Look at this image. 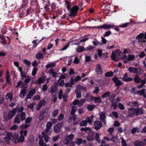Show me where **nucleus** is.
<instances>
[{
  "instance_id": "f257e3e1",
  "label": "nucleus",
  "mask_w": 146,
  "mask_h": 146,
  "mask_svg": "<svg viewBox=\"0 0 146 146\" xmlns=\"http://www.w3.org/2000/svg\"><path fill=\"white\" fill-rule=\"evenodd\" d=\"M128 116L130 117H133L134 115H138L144 114L145 113V110L141 108H131L128 109Z\"/></svg>"
},
{
  "instance_id": "f03ea898",
  "label": "nucleus",
  "mask_w": 146,
  "mask_h": 146,
  "mask_svg": "<svg viewBox=\"0 0 146 146\" xmlns=\"http://www.w3.org/2000/svg\"><path fill=\"white\" fill-rule=\"evenodd\" d=\"M27 130H21L19 132L20 135L19 137L18 140L16 141L14 140L13 141L14 142V143L15 144H17L18 143H22L24 142L25 140V137H25H26L27 136Z\"/></svg>"
},
{
  "instance_id": "7ed1b4c3",
  "label": "nucleus",
  "mask_w": 146,
  "mask_h": 146,
  "mask_svg": "<svg viewBox=\"0 0 146 146\" xmlns=\"http://www.w3.org/2000/svg\"><path fill=\"white\" fill-rule=\"evenodd\" d=\"M28 87V84L24 83L22 84L21 88H22L23 89L21 90L19 94V97L20 98L24 97L25 94L27 92V90L25 89Z\"/></svg>"
},
{
  "instance_id": "20e7f679",
  "label": "nucleus",
  "mask_w": 146,
  "mask_h": 146,
  "mask_svg": "<svg viewBox=\"0 0 146 146\" xmlns=\"http://www.w3.org/2000/svg\"><path fill=\"white\" fill-rule=\"evenodd\" d=\"M17 110V108L16 107L13 109L12 110L9 111L7 114V117L5 119V120L7 121L11 119L15 114Z\"/></svg>"
},
{
  "instance_id": "39448f33",
  "label": "nucleus",
  "mask_w": 146,
  "mask_h": 146,
  "mask_svg": "<svg viewBox=\"0 0 146 146\" xmlns=\"http://www.w3.org/2000/svg\"><path fill=\"white\" fill-rule=\"evenodd\" d=\"M31 13V12L30 11L28 8L27 9H25L22 11V12L20 14L19 17L20 18H23L30 15Z\"/></svg>"
},
{
  "instance_id": "423d86ee",
  "label": "nucleus",
  "mask_w": 146,
  "mask_h": 146,
  "mask_svg": "<svg viewBox=\"0 0 146 146\" xmlns=\"http://www.w3.org/2000/svg\"><path fill=\"white\" fill-rule=\"evenodd\" d=\"M94 129L96 130H99L103 126L102 122L99 120H96L94 122Z\"/></svg>"
},
{
  "instance_id": "0eeeda50",
  "label": "nucleus",
  "mask_w": 146,
  "mask_h": 146,
  "mask_svg": "<svg viewBox=\"0 0 146 146\" xmlns=\"http://www.w3.org/2000/svg\"><path fill=\"white\" fill-rule=\"evenodd\" d=\"M79 9L78 7L76 5L74 6L72 8H70V9L69 11H70V15L72 16L76 15Z\"/></svg>"
},
{
  "instance_id": "6e6552de",
  "label": "nucleus",
  "mask_w": 146,
  "mask_h": 146,
  "mask_svg": "<svg viewBox=\"0 0 146 146\" xmlns=\"http://www.w3.org/2000/svg\"><path fill=\"white\" fill-rule=\"evenodd\" d=\"M114 27V24L112 25H107L106 24H105L102 25L98 26L97 28L99 29H104L105 30H108L110 28H112Z\"/></svg>"
},
{
  "instance_id": "1a4fd4ad",
  "label": "nucleus",
  "mask_w": 146,
  "mask_h": 146,
  "mask_svg": "<svg viewBox=\"0 0 146 146\" xmlns=\"http://www.w3.org/2000/svg\"><path fill=\"white\" fill-rule=\"evenodd\" d=\"M113 82L115 83V85L116 86H119L123 84V83L120 80L118 77L115 76L112 79Z\"/></svg>"
},
{
  "instance_id": "9d476101",
  "label": "nucleus",
  "mask_w": 146,
  "mask_h": 146,
  "mask_svg": "<svg viewBox=\"0 0 146 146\" xmlns=\"http://www.w3.org/2000/svg\"><path fill=\"white\" fill-rule=\"evenodd\" d=\"M62 123H59L55 125L54 128V131L55 133H59L61 129Z\"/></svg>"
},
{
  "instance_id": "9b49d317",
  "label": "nucleus",
  "mask_w": 146,
  "mask_h": 146,
  "mask_svg": "<svg viewBox=\"0 0 146 146\" xmlns=\"http://www.w3.org/2000/svg\"><path fill=\"white\" fill-rule=\"evenodd\" d=\"M46 76L45 75H42L38 80V84L39 85L44 83L46 81Z\"/></svg>"
},
{
  "instance_id": "f8f14e48",
  "label": "nucleus",
  "mask_w": 146,
  "mask_h": 146,
  "mask_svg": "<svg viewBox=\"0 0 146 146\" xmlns=\"http://www.w3.org/2000/svg\"><path fill=\"white\" fill-rule=\"evenodd\" d=\"M102 69L101 65L100 64H98L96 66L95 71L96 72L98 73L99 74H101L102 72Z\"/></svg>"
},
{
  "instance_id": "ddd939ff",
  "label": "nucleus",
  "mask_w": 146,
  "mask_h": 146,
  "mask_svg": "<svg viewBox=\"0 0 146 146\" xmlns=\"http://www.w3.org/2000/svg\"><path fill=\"white\" fill-rule=\"evenodd\" d=\"M94 133L93 131L92 132L89 133L87 137V140L90 141H92L94 138Z\"/></svg>"
},
{
  "instance_id": "4468645a",
  "label": "nucleus",
  "mask_w": 146,
  "mask_h": 146,
  "mask_svg": "<svg viewBox=\"0 0 146 146\" xmlns=\"http://www.w3.org/2000/svg\"><path fill=\"white\" fill-rule=\"evenodd\" d=\"M139 69V68H138L130 67L128 68V70L130 72H133V73H137L138 70Z\"/></svg>"
},
{
  "instance_id": "2eb2a0df",
  "label": "nucleus",
  "mask_w": 146,
  "mask_h": 146,
  "mask_svg": "<svg viewBox=\"0 0 146 146\" xmlns=\"http://www.w3.org/2000/svg\"><path fill=\"white\" fill-rule=\"evenodd\" d=\"M94 117L93 115H92L90 117H87L86 119V120L87 123H88L89 124H91L93 121Z\"/></svg>"
},
{
  "instance_id": "dca6fc26",
  "label": "nucleus",
  "mask_w": 146,
  "mask_h": 146,
  "mask_svg": "<svg viewBox=\"0 0 146 146\" xmlns=\"http://www.w3.org/2000/svg\"><path fill=\"white\" fill-rule=\"evenodd\" d=\"M80 130L82 131H85L88 134L92 132L91 128L89 127H82L81 128Z\"/></svg>"
},
{
  "instance_id": "f3484780",
  "label": "nucleus",
  "mask_w": 146,
  "mask_h": 146,
  "mask_svg": "<svg viewBox=\"0 0 146 146\" xmlns=\"http://www.w3.org/2000/svg\"><path fill=\"white\" fill-rule=\"evenodd\" d=\"M46 101L44 100H42L40 101L37 105V106L39 107V109H38V110H39L40 108L42 106L46 104Z\"/></svg>"
},
{
  "instance_id": "a211bd4d",
  "label": "nucleus",
  "mask_w": 146,
  "mask_h": 146,
  "mask_svg": "<svg viewBox=\"0 0 146 146\" xmlns=\"http://www.w3.org/2000/svg\"><path fill=\"white\" fill-rule=\"evenodd\" d=\"M42 135L44 139L45 142L46 143L48 141L49 138H50V137L48 136V135L45 134L44 132H42Z\"/></svg>"
},
{
  "instance_id": "6ab92c4d",
  "label": "nucleus",
  "mask_w": 146,
  "mask_h": 146,
  "mask_svg": "<svg viewBox=\"0 0 146 146\" xmlns=\"http://www.w3.org/2000/svg\"><path fill=\"white\" fill-rule=\"evenodd\" d=\"M31 5L32 6H35L36 8L39 6L38 1L36 0H32Z\"/></svg>"
},
{
  "instance_id": "aec40b11",
  "label": "nucleus",
  "mask_w": 146,
  "mask_h": 146,
  "mask_svg": "<svg viewBox=\"0 0 146 146\" xmlns=\"http://www.w3.org/2000/svg\"><path fill=\"white\" fill-rule=\"evenodd\" d=\"M19 117H20L21 121H24L25 119V112H21L19 114Z\"/></svg>"
},
{
  "instance_id": "412c9836",
  "label": "nucleus",
  "mask_w": 146,
  "mask_h": 146,
  "mask_svg": "<svg viewBox=\"0 0 146 146\" xmlns=\"http://www.w3.org/2000/svg\"><path fill=\"white\" fill-rule=\"evenodd\" d=\"M35 58L37 59H40L44 58V56L41 53L38 52L35 56Z\"/></svg>"
},
{
  "instance_id": "4be33fe9",
  "label": "nucleus",
  "mask_w": 146,
  "mask_h": 146,
  "mask_svg": "<svg viewBox=\"0 0 146 146\" xmlns=\"http://www.w3.org/2000/svg\"><path fill=\"white\" fill-rule=\"evenodd\" d=\"M40 42V41L38 39L34 40L32 41L33 44V47L35 48L37 46V45Z\"/></svg>"
},
{
  "instance_id": "5701e85b",
  "label": "nucleus",
  "mask_w": 146,
  "mask_h": 146,
  "mask_svg": "<svg viewBox=\"0 0 146 146\" xmlns=\"http://www.w3.org/2000/svg\"><path fill=\"white\" fill-rule=\"evenodd\" d=\"M133 22L132 21H131L130 22H127L126 23H124L121 25L118 26V27H120L121 28H124L127 27L129 25L131 24V23Z\"/></svg>"
},
{
  "instance_id": "b1692460",
  "label": "nucleus",
  "mask_w": 146,
  "mask_h": 146,
  "mask_svg": "<svg viewBox=\"0 0 146 146\" xmlns=\"http://www.w3.org/2000/svg\"><path fill=\"white\" fill-rule=\"evenodd\" d=\"M20 122L21 121L19 117V114H17L14 119V122L15 123H17L18 124H19Z\"/></svg>"
},
{
  "instance_id": "393cba45",
  "label": "nucleus",
  "mask_w": 146,
  "mask_h": 146,
  "mask_svg": "<svg viewBox=\"0 0 146 146\" xmlns=\"http://www.w3.org/2000/svg\"><path fill=\"white\" fill-rule=\"evenodd\" d=\"M117 103L114 101V100H113L111 101V106L113 107L114 109H116L117 107Z\"/></svg>"
},
{
  "instance_id": "a878e982",
  "label": "nucleus",
  "mask_w": 146,
  "mask_h": 146,
  "mask_svg": "<svg viewBox=\"0 0 146 146\" xmlns=\"http://www.w3.org/2000/svg\"><path fill=\"white\" fill-rule=\"evenodd\" d=\"M13 93L12 92L9 93L7 94L6 96V99H9L10 101L13 100Z\"/></svg>"
},
{
  "instance_id": "bb28decb",
  "label": "nucleus",
  "mask_w": 146,
  "mask_h": 146,
  "mask_svg": "<svg viewBox=\"0 0 146 146\" xmlns=\"http://www.w3.org/2000/svg\"><path fill=\"white\" fill-rule=\"evenodd\" d=\"M22 5L21 6L22 8H25L27 6L28 2V0H23Z\"/></svg>"
},
{
  "instance_id": "cd10ccee",
  "label": "nucleus",
  "mask_w": 146,
  "mask_h": 146,
  "mask_svg": "<svg viewBox=\"0 0 146 146\" xmlns=\"http://www.w3.org/2000/svg\"><path fill=\"white\" fill-rule=\"evenodd\" d=\"M76 88L79 90H82L85 91H86L87 90L86 87L83 86L80 84H78Z\"/></svg>"
},
{
  "instance_id": "c85d7f7f",
  "label": "nucleus",
  "mask_w": 146,
  "mask_h": 146,
  "mask_svg": "<svg viewBox=\"0 0 146 146\" xmlns=\"http://www.w3.org/2000/svg\"><path fill=\"white\" fill-rule=\"evenodd\" d=\"M75 92L76 94V96L77 98H80L81 97V90H79L76 88V89L75 91Z\"/></svg>"
},
{
  "instance_id": "c756f323",
  "label": "nucleus",
  "mask_w": 146,
  "mask_h": 146,
  "mask_svg": "<svg viewBox=\"0 0 146 146\" xmlns=\"http://www.w3.org/2000/svg\"><path fill=\"white\" fill-rule=\"evenodd\" d=\"M141 79L139 78V76L138 75H136L134 78V80L135 82L137 83H139L140 82Z\"/></svg>"
},
{
  "instance_id": "7c9ffc66",
  "label": "nucleus",
  "mask_w": 146,
  "mask_h": 146,
  "mask_svg": "<svg viewBox=\"0 0 146 146\" xmlns=\"http://www.w3.org/2000/svg\"><path fill=\"white\" fill-rule=\"evenodd\" d=\"M110 95V91H107L104 93L101 97L103 98L108 97H109Z\"/></svg>"
},
{
  "instance_id": "2f4dec72",
  "label": "nucleus",
  "mask_w": 146,
  "mask_h": 146,
  "mask_svg": "<svg viewBox=\"0 0 146 146\" xmlns=\"http://www.w3.org/2000/svg\"><path fill=\"white\" fill-rule=\"evenodd\" d=\"M131 133L134 134L135 132H139V128L138 127H134L131 130Z\"/></svg>"
},
{
  "instance_id": "473e14b6",
  "label": "nucleus",
  "mask_w": 146,
  "mask_h": 146,
  "mask_svg": "<svg viewBox=\"0 0 146 146\" xmlns=\"http://www.w3.org/2000/svg\"><path fill=\"white\" fill-rule=\"evenodd\" d=\"M77 109V108L76 106H72L71 111L70 112V114L75 115L74 113L76 111Z\"/></svg>"
},
{
  "instance_id": "72a5a7b5",
  "label": "nucleus",
  "mask_w": 146,
  "mask_h": 146,
  "mask_svg": "<svg viewBox=\"0 0 146 146\" xmlns=\"http://www.w3.org/2000/svg\"><path fill=\"white\" fill-rule=\"evenodd\" d=\"M30 125L27 124H22L20 126V128L21 129H25L27 128Z\"/></svg>"
},
{
  "instance_id": "f704fd0d",
  "label": "nucleus",
  "mask_w": 146,
  "mask_h": 146,
  "mask_svg": "<svg viewBox=\"0 0 146 146\" xmlns=\"http://www.w3.org/2000/svg\"><path fill=\"white\" fill-rule=\"evenodd\" d=\"M112 138L110 139V140L113 143H115L117 140V137L115 135H111Z\"/></svg>"
},
{
  "instance_id": "c9c22d12",
  "label": "nucleus",
  "mask_w": 146,
  "mask_h": 146,
  "mask_svg": "<svg viewBox=\"0 0 146 146\" xmlns=\"http://www.w3.org/2000/svg\"><path fill=\"white\" fill-rule=\"evenodd\" d=\"M55 64L51 63L47 64L46 66L45 67L46 68L48 69L50 68H53L55 67Z\"/></svg>"
},
{
  "instance_id": "e433bc0d",
  "label": "nucleus",
  "mask_w": 146,
  "mask_h": 146,
  "mask_svg": "<svg viewBox=\"0 0 146 146\" xmlns=\"http://www.w3.org/2000/svg\"><path fill=\"white\" fill-rule=\"evenodd\" d=\"M19 136V135L17 134L14 135V136H13V137H12V142L14 143V141H13L14 140L16 141H17V140H18Z\"/></svg>"
},
{
  "instance_id": "4c0bfd02",
  "label": "nucleus",
  "mask_w": 146,
  "mask_h": 146,
  "mask_svg": "<svg viewBox=\"0 0 146 146\" xmlns=\"http://www.w3.org/2000/svg\"><path fill=\"white\" fill-rule=\"evenodd\" d=\"M49 73L51 74L52 76L54 78L56 77V75H57V73L54 72L52 69L50 70Z\"/></svg>"
},
{
  "instance_id": "58836bf2",
  "label": "nucleus",
  "mask_w": 146,
  "mask_h": 146,
  "mask_svg": "<svg viewBox=\"0 0 146 146\" xmlns=\"http://www.w3.org/2000/svg\"><path fill=\"white\" fill-rule=\"evenodd\" d=\"M114 74L113 72L110 71V72H106L105 74V76L106 77H111L113 76Z\"/></svg>"
},
{
  "instance_id": "ea45409f",
  "label": "nucleus",
  "mask_w": 146,
  "mask_h": 146,
  "mask_svg": "<svg viewBox=\"0 0 146 146\" xmlns=\"http://www.w3.org/2000/svg\"><path fill=\"white\" fill-rule=\"evenodd\" d=\"M58 109H55L53 111L52 113V116L53 117H55L58 113Z\"/></svg>"
},
{
  "instance_id": "a19ab883",
  "label": "nucleus",
  "mask_w": 146,
  "mask_h": 146,
  "mask_svg": "<svg viewBox=\"0 0 146 146\" xmlns=\"http://www.w3.org/2000/svg\"><path fill=\"white\" fill-rule=\"evenodd\" d=\"M6 137L9 139L10 140H12L13 134L11 133H8L6 135Z\"/></svg>"
},
{
  "instance_id": "79ce46f5",
  "label": "nucleus",
  "mask_w": 146,
  "mask_h": 146,
  "mask_svg": "<svg viewBox=\"0 0 146 146\" xmlns=\"http://www.w3.org/2000/svg\"><path fill=\"white\" fill-rule=\"evenodd\" d=\"M95 140L98 143L100 142V136L99 133H96L94 137Z\"/></svg>"
},
{
  "instance_id": "37998d69",
  "label": "nucleus",
  "mask_w": 146,
  "mask_h": 146,
  "mask_svg": "<svg viewBox=\"0 0 146 146\" xmlns=\"http://www.w3.org/2000/svg\"><path fill=\"white\" fill-rule=\"evenodd\" d=\"M65 3L67 9L69 11H70V2L68 1V0H66L65 1Z\"/></svg>"
},
{
  "instance_id": "c03bdc74",
  "label": "nucleus",
  "mask_w": 146,
  "mask_h": 146,
  "mask_svg": "<svg viewBox=\"0 0 146 146\" xmlns=\"http://www.w3.org/2000/svg\"><path fill=\"white\" fill-rule=\"evenodd\" d=\"M121 141L122 146H127L126 141L123 137L121 138Z\"/></svg>"
},
{
  "instance_id": "a18cd8bd",
  "label": "nucleus",
  "mask_w": 146,
  "mask_h": 146,
  "mask_svg": "<svg viewBox=\"0 0 146 146\" xmlns=\"http://www.w3.org/2000/svg\"><path fill=\"white\" fill-rule=\"evenodd\" d=\"M94 107V105H88L87 106V109L88 111L93 110Z\"/></svg>"
},
{
  "instance_id": "49530a36",
  "label": "nucleus",
  "mask_w": 146,
  "mask_h": 146,
  "mask_svg": "<svg viewBox=\"0 0 146 146\" xmlns=\"http://www.w3.org/2000/svg\"><path fill=\"white\" fill-rule=\"evenodd\" d=\"M45 117V114L44 113L41 112L39 117V120L40 121L42 120Z\"/></svg>"
},
{
  "instance_id": "de8ad7c7",
  "label": "nucleus",
  "mask_w": 146,
  "mask_h": 146,
  "mask_svg": "<svg viewBox=\"0 0 146 146\" xmlns=\"http://www.w3.org/2000/svg\"><path fill=\"white\" fill-rule=\"evenodd\" d=\"M82 143V139L81 138H77L75 142V143L78 145H80Z\"/></svg>"
},
{
  "instance_id": "09e8293b",
  "label": "nucleus",
  "mask_w": 146,
  "mask_h": 146,
  "mask_svg": "<svg viewBox=\"0 0 146 146\" xmlns=\"http://www.w3.org/2000/svg\"><path fill=\"white\" fill-rule=\"evenodd\" d=\"M114 128L113 127H111L108 129V131L110 133V134L108 135V136L112 135L111 134L114 131Z\"/></svg>"
},
{
  "instance_id": "8fccbe9b",
  "label": "nucleus",
  "mask_w": 146,
  "mask_h": 146,
  "mask_svg": "<svg viewBox=\"0 0 146 146\" xmlns=\"http://www.w3.org/2000/svg\"><path fill=\"white\" fill-rule=\"evenodd\" d=\"M80 124L81 126H86L87 124L86 120L82 121L80 122Z\"/></svg>"
},
{
  "instance_id": "3c124183",
  "label": "nucleus",
  "mask_w": 146,
  "mask_h": 146,
  "mask_svg": "<svg viewBox=\"0 0 146 146\" xmlns=\"http://www.w3.org/2000/svg\"><path fill=\"white\" fill-rule=\"evenodd\" d=\"M141 142L142 141H141L136 140L134 141L133 144L135 146H139L141 143Z\"/></svg>"
},
{
  "instance_id": "603ef678",
  "label": "nucleus",
  "mask_w": 146,
  "mask_h": 146,
  "mask_svg": "<svg viewBox=\"0 0 146 146\" xmlns=\"http://www.w3.org/2000/svg\"><path fill=\"white\" fill-rule=\"evenodd\" d=\"M70 42V41L65 46H64V47L61 48V49L60 50H59L60 51H63L66 50L69 46Z\"/></svg>"
},
{
  "instance_id": "864d4df0",
  "label": "nucleus",
  "mask_w": 146,
  "mask_h": 146,
  "mask_svg": "<svg viewBox=\"0 0 146 146\" xmlns=\"http://www.w3.org/2000/svg\"><path fill=\"white\" fill-rule=\"evenodd\" d=\"M57 90V88L56 86H52L50 92L52 93H55Z\"/></svg>"
},
{
  "instance_id": "5fc2aeb1",
  "label": "nucleus",
  "mask_w": 146,
  "mask_h": 146,
  "mask_svg": "<svg viewBox=\"0 0 146 146\" xmlns=\"http://www.w3.org/2000/svg\"><path fill=\"white\" fill-rule=\"evenodd\" d=\"M94 102L96 103H101L102 101L99 97H96L94 98Z\"/></svg>"
},
{
  "instance_id": "6e6d98bb",
  "label": "nucleus",
  "mask_w": 146,
  "mask_h": 146,
  "mask_svg": "<svg viewBox=\"0 0 146 146\" xmlns=\"http://www.w3.org/2000/svg\"><path fill=\"white\" fill-rule=\"evenodd\" d=\"M32 120V118L31 117H28L25 119V123H30L31 122Z\"/></svg>"
},
{
  "instance_id": "4d7b16f0",
  "label": "nucleus",
  "mask_w": 146,
  "mask_h": 146,
  "mask_svg": "<svg viewBox=\"0 0 146 146\" xmlns=\"http://www.w3.org/2000/svg\"><path fill=\"white\" fill-rule=\"evenodd\" d=\"M85 50L84 48L82 46H79L78 47L77 51L78 52H81L84 51Z\"/></svg>"
},
{
  "instance_id": "13d9d810",
  "label": "nucleus",
  "mask_w": 146,
  "mask_h": 146,
  "mask_svg": "<svg viewBox=\"0 0 146 146\" xmlns=\"http://www.w3.org/2000/svg\"><path fill=\"white\" fill-rule=\"evenodd\" d=\"M118 107L121 110H123L125 109V108L124 105L121 104V102L119 103L118 105Z\"/></svg>"
},
{
  "instance_id": "bf43d9fd",
  "label": "nucleus",
  "mask_w": 146,
  "mask_h": 146,
  "mask_svg": "<svg viewBox=\"0 0 146 146\" xmlns=\"http://www.w3.org/2000/svg\"><path fill=\"white\" fill-rule=\"evenodd\" d=\"M100 119L101 120H104V119H105L106 118V116L105 114L102 113L100 115Z\"/></svg>"
},
{
  "instance_id": "052dcab7",
  "label": "nucleus",
  "mask_w": 146,
  "mask_h": 146,
  "mask_svg": "<svg viewBox=\"0 0 146 146\" xmlns=\"http://www.w3.org/2000/svg\"><path fill=\"white\" fill-rule=\"evenodd\" d=\"M52 125V123L50 121H48L47 122L46 125V127L48 129H51V127Z\"/></svg>"
},
{
  "instance_id": "680f3d73",
  "label": "nucleus",
  "mask_w": 146,
  "mask_h": 146,
  "mask_svg": "<svg viewBox=\"0 0 146 146\" xmlns=\"http://www.w3.org/2000/svg\"><path fill=\"white\" fill-rule=\"evenodd\" d=\"M100 90L99 87L96 86L94 90L93 91V93L96 94H98Z\"/></svg>"
},
{
  "instance_id": "e2e57ef3",
  "label": "nucleus",
  "mask_w": 146,
  "mask_h": 146,
  "mask_svg": "<svg viewBox=\"0 0 146 146\" xmlns=\"http://www.w3.org/2000/svg\"><path fill=\"white\" fill-rule=\"evenodd\" d=\"M35 90L33 89L30 90L29 91L28 93L30 94L31 96H32L35 94Z\"/></svg>"
},
{
  "instance_id": "0e129e2a",
  "label": "nucleus",
  "mask_w": 146,
  "mask_h": 146,
  "mask_svg": "<svg viewBox=\"0 0 146 146\" xmlns=\"http://www.w3.org/2000/svg\"><path fill=\"white\" fill-rule=\"evenodd\" d=\"M68 95L66 93H65L63 96V100L65 102H66L67 101V98H68Z\"/></svg>"
},
{
  "instance_id": "69168bd1",
  "label": "nucleus",
  "mask_w": 146,
  "mask_h": 146,
  "mask_svg": "<svg viewBox=\"0 0 146 146\" xmlns=\"http://www.w3.org/2000/svg\"><path fill=\"white\" fill-rule=\"evenodd\" d=\"M23 62L28 66H30L31 64V62L27 59H24L23 60Z\"/></svg>"
},
{
  "instance_id": "338daca9",
  "label": "nucleus",
  "mask_w": 146,
  "mask_h": 146,
  "mask_svg": "<svg viewBox=\"0 0 146 146\" xmlns=\"http://www.w3.org/2000/svg\"><path fill=\"white\" fill-rule=\"evenodd\" d=\"M111 58L112 60L114 61L116 60V55L113 52L112 53L111 55Z\"/></svg>"
},
{
  "instance_id": "774afa93",
  "label": "nucleus",
  "mask_w": 146,
  "mask_h": 146,
  "mask_svg": "<svg viewBox=\"0 0 146 146\" xmlns=\"http://www.w3.org/2000/svg\"><path fill=\"white\" fill-rule=\"evenodd\" d=\"M64 117L63 114L61 113L59 115L58 120L59 121H62L64 118Z\"/></svg>"
}]
</instances>
